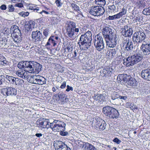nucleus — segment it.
I'll use <instances>...</instances> for the list:
<instances>
[{
	"label": "nucleus",
	"instance_id": "f257e3e1",
	"mask_svg": "<svg viewBox=\"0 0 150 150\" xmlns=\"http://www.w3.org/2000/svg\"><path fill=\"white\" fill-rule=\"evenodd\" d=\"M92 35L91 31H88L81 35L78 42L81 49L86 50L90 47L92 40Z\"/></svg>",
	"mask_w": 150,
	"mask_h": 150
},
{
	"label": "nucleus",
	"instance_id": "f03ea898",
	"mask_svg": "<svg viewBox=\"0 0 150 150\" xmlns=\"http://www.w3.org/2000/svg\"><path fill=\"white\" fill-rule=\"evenodd\" d=\"M76 23L72 21H67L66 24V33L68 36L72 39H75L79 32V29L76 28Z\"/></svg>",
	"mask_w": 150,
	"mask_h": 150
},
{
	"label": "nucleus",
	"instance_id": "7ed1b4c3",
	"mask_svg": "<svg viewBox=\"0 0 150 150\" xmlns=\"http://www.w3.org/2000/svg\"><path fill=\"white\" fill-rule=\"evenodd\" d=\"M142 58V56L141 54H135L124 59V64L127 67L133 66L140 62Z\"/></svg>",
	"mask_w": 150,
	"mask_h": 150
},
{
	"label": "nucleus",
	"instance_id": "20e7f679",
	"mask_svg": "<svg viewBox=\"0 0 150 150\" xmlns=\"http://www.w3.org/2000/svg\"><path fill=\"white\" fill-rule=\"evenodd\" d=\"M103 112L105 115L111 119H116L119 115L117 110L113 108L108 106L103 108Z\"/></svg>",
	"mask_w": 150,
	"mask_h": 150
},
{
	"label": "nucleus",
	"instance_id": "39448f33",
	"mask_svg": "<svg viewBox=\"0 0 150 150\" xmlns=\"http://www.w3.org/2000/svg\"><path fill=\"white\" fill-rule=\"evenodd\" d=\"M66 124L64 122L58 120H54L51 123L50 128L54 132H60L65 130Z\"/></svg>",
	"mask_w": 150,
	"mask_h": 150
},
{
	"label": "nucleus",
	"instance_id": "423d86ee",
	"mask_svg": "<svg viewBox=\"0 0 150 150\" xmlns=\"http://www.w3.org/2000/svg\"><path fill=\"white\" fill-rule=\"evenodd\" d=\"M18 27L15 25L11 28V36L14 41L16 43H20L22 39L20 31L18 28Z\"/></svg>",
	"mask_w": 150,
	"mask_h": 150
},
{
	"label": "nucleus",
	"instance_id": "0eeeda50",
	"mask_svg": "<svg viewBox=\"0 0 150 150\" xmlns=\"http://www.w3.org/2000/svg\"><path fill=\"white\" fill-rule=\"evenodd\" d=\"M146 35L142 31L135 32L132 36L133 40L137 44H139L143 41L144 42Z\"/></svg>",
	"mask_w": 150,
	"mask_h": 150
},
{
	"label": "nucleus",
	"instance_id": "6e6552de",
	"mask_svg": "<svg viewBox=\"0 0 150 150\" xmlns=\"http://www.w3.org/2000/svg\"><path fill=\"white\" fill-rule=\"evenodd\" d=\"M104 12L103 8L99 6H93L89 11V13L91 15L96 16L102 15Z\"/></svg>",
	"mask_w": 150,
	"mask_h": 150
},
{
	"label": "nucleus",
	"instance_id": "1a4fd4ad",
	"mask_svg": "<svg viewBox=\"0 0 150 150\" xmlns=\"http://www.w3.org/2000/svg\"><path fill=\"white\" fill-rule=\"evenodd\" d=\"M96 129L97 130H103L106 127V124L105 121L100 118L97 117L95 118Z\"/></svg>",
	"mask_w": 150,
	"mask_h": 150
},
{
	"label": "nucleus",
	"instance_id": "9d476101",
	"mask_svg": "<svg viewBox=\"0 0 150 150\" xmlns=\"http://www.w3.org/2000/svg\"><path fill=\"white\" fill-rule=\"evenodd\" d=\"M102 34L103 37L105 40L111 37L115 33L112 31V30L108 26L104 27L102 30Z\"/></svg>",
	"mask_w": 150,
	"mask_h": 150
},
{
	"label": "nucleus",
	"instance_id": "9b49d317",
	"mask_svg": "<svg viewBox=\"0 0 150 150\" xmlns=\"http://www.w3.org/2000/svg\"><path fill=\"white\" fill-rule=\"evenodd\" d=\"M1 93L4 96L16 95L17 91L15 88L9 87L2 89L1 90Z\"/></svg>",
	"mask_w": 150,
	"mask_h": 150
},
{
	"label": "nucleus",
	"instance_id": "f8f14e48",
	"mask_svg": "<svg viewBox=\"0 0 150 150\" xmlns=\"http://www.w3.org/2000/svg\"><path fill=\"white\" fill-rule=\"evenodd\" d=\"M117 39L115 35H113L111 37L105 40L106 44L110 47H114L116 46Z\"/></svg>",
	"mask_w": 150,
	"mask_h": 150
},
{
	"label": "nucleus",
	"instance_id": "ddd939ff",
	"mask_svg": "<svg viewBox=\"0 0 150 150\" xmlns=\"http://www.w3.org/2000/svg\"><path fill=\"white\" fill-rule=\"evenodd\" d=\"M32 38L34 42L36 44H38L42 39V33L39 31H33L32 32Z\"/></svg>",
	"mask_w": 150,
	"mask_h": 150
},
{
	"label": "nucleus",
	"instance_id": "4468645a",
	"mask_svg": "<svg viewBox=\"0 0 150 150\" xmlns=\"http://www.w3.org/2000/svg\"><path fill=\"white\" fill-rule=\"evenodd\" d=\"M124 44L123 47L125 48V50L129 51H131L133 49V45L131 40L128 38H124L123 41Z\"/></svg>",
	"mask_w": 150,
	"mask_h": 150
},
{
	"label": "nucleus",
	"instance_id": "2eb2a0df",
	"mask_svg": "<svg viewBox=\"0 0 150 150\" xmlns=\"http://www.w3.org/2000/svg\"><path fill=\"white\" fill-rule=\"evenodd\" d=\"M51 123L48 120L44 119L39 122H37V123L39 127L42 128H50Z\"/></svg>",
	"mask_w": 150,
	"mask_h": 150
},
{
	"label": "nucleus",
	"instance_id": "dca6fc26",
	"mask_svg": "<svg viewBox=\"0 0 150 150\" xmlns=\"http://www.w3.org/2000/svg\"><path fill=\"white\" fill-rule=\"evenodd\" d=\"M141 49L144 55L149 54H150V43L145 42L142 44Z\"/></svg>",
	"mask_w": 150,
	"mask_h": 150
},
{
	"label": "nucleus",
	"instance_id": "f3484780",
	"mask_svg": "<svg viewBox=\"0 0 150 150\" xmlns=\"http://www.w3.org/2000/svg\"><path fill=\"white\" fill-rule=\"evenodd\" d=\"M133 32V30L132 29L128 27L127 25L124 26L122 31V35L125 37L131 36Z\"/></svg>",
	"mask_w": 150,
	"mask_h": 150
},
{
	"label": "nucleus",
	"instance_id": "a211bd4d",
	"mask_svg": "<svg viewBox=\"0 0 150 150\" xmlns=\"http://www.w3.org/2000/svg\"><path fill=\"white\" fill-rule=\"evenodd\" d=\"M66 144L61 141H57L54 143V146L55 150H63Z\"/></svg>",
	"mask_w": 150,
	"mask_h": 150
},
{
	"label": "nucleus",
	"instance_id": "6ab92c4d",
	"mask_svg": "<svg viewBox=\"0 0 150 150\" xmlns=\"http://www.w3.org/2000/svg\"><path fill=\"white\" fill-rule=\"evenodd\" d=\"M34 62L33 61H25V71L30 73H31L32 72L31 71L32 70Z\"/></svg>",
	"mask_w": 150,
	"mask_h": 150
},
{
	"label": "nucleus",
	"instance_id": "aec40b11",
	"mask_svg": "<svg viewBox=\"0 0 150 150\" xmlns=\"http://www.w3.org/2000/svg\"><path fill=\"white\" fill-rule=\"evenodd\" d=\"M42 68V65L39 63L34 62L31 73L38 74L41 71Z\"/></svg>",
	"mask_w": 150,
	"mask_h": 150
},
{
	"label": "nucleus",
	"instance_id": "412c9836",
	"mask_svg": "<svg viewBox=\"0 0 150 150\" xmlns=\"http://www.w3.org/2000/svg\"><path fill=\"white\" fill-rule=\"evenodd\" d=\"M142 77L145 79L150 80V69H147L142 70L141 73Z\"/></svg>",
	"mask_w": 150,
	"mask_h": 150
},
{
	"label": "nucleus",
	"instance_id": "4be33fe9",
	"mask_svg": "<svg viewBox=\"0 0 150 150\" xmlns=\"http://www.w3.org/2000/svg\"><path fill=\"white\" fill-rule=\"evenodd\" d=\"M133 1L136 7L138 8H144L146 6V3L142 0H133Z\"/></svg>",
	"mask_w": 150,
	"mask_h": 150
},
{
	"label": "nucleus",
	"instance_id": "5701e85b",
	"mask_svg": "<svg viewBox=\"0 0 150 150\" xmlns=\"http://www.w3.org/2000/svg\"><path fill=\"white\" fill-rule=\"evenodd\" d=\"M105 96L104 94H97L93 96V98L98 102L103 103L105 100Z\"/></svg>",
	"mask_w": 150,
	"mask_h": 150
},
{
	"label": "nucleus",
	"instance_id": "b1692460",
	"mask_svg": "<svg viewBox=\"0 0 150 150\" xmlns=\"http://www.w3.org/2000/svg\"><path fill=\"white\" fill-rule=\"evenodd\" d=\"M112 100L116 99L117 98H120V99H123L125 100L127 99V97L126 96H121L117 92H112L110 96Z\"/></svg>",
	"mask_w": 150,
	"mask_h": 150
},
{
	"label": "nucleus",
	"instance_id": "393cba45",
	"mask_svg": "<svg viewBox=\"0 0 150 150\" xmlns=\"http://www.w3.org/2000/svg\"><path fill=\"white\" fill-rule=\"evenodd\" d=\"M26 71L25 70L23 71L22 70H19L16 71V74L18 76L23 79H28V75Z\"/></svg>",
	"mask_w": 150,
	"mask_h": 150
},
{
	"label": "nucleus",
	"instance_id": "a878e982",
	"mask_svg": "<svg viewBox=\"0 0 150 150\" xmlns=\"http://www.w3.org/2000/svg\"><path fill=\"white\" fill-rule=\"evenodd\" d=\"M94 41V45H97L98 44H101V43H104L103 39L101 35L99 33L95 36Z\"/></svg>",
	"mask_w": 150,
	"mask_h": 150
},
{
	"label": "nucleus",
	"instance_id": "bb28decb",
	"mask_svg": "<svg viewBox=\"0 0 150 150\" xmlns=\"http://www.w3.org/2000/svg\"><path fill=\"white\" fill-rule=\"evenodd\" d=\"M137 81L135 79L131 77L127 81V84L129 86H135L137 84Z\"/></svg>",
	"mask_w": 150,
	"mask_h": 150
},
{
	"label": "nucleus",
	"instance_id": "cd10ccee",
	"mask_svg": "<svg viewBox=\"0 0 150 150\" xmlns=\"http://www.w3.org/2000/svg\"><path fill=\"white\" fill-rule=\"evenodd\" d=\"M38 80L35 82L36 84L42 85L46 83V79L43 77L39 76H38Z\"/></svg>",
	"mask_w": 150,
	"mask_h": 150
},
{
	"label": "nucleus",
	"instance_id": "c85d7f7f",
	"mask_svg": "<svg viewBox=\"0 0 150 150\" xmlns=\"http://www.w3.org/2000/svg\"><path fill=\"white\" fill-rule=\"evenodd\" d=\"M57 43L56 41L54 40L52 38L50 37L48 39L47 42L45 46H54L56 45Z\"/></svg>",
	"mask_w": 150,
	"mask_h": 150
},
{
	"label": "nucleus",
	"instance_id": "c756f323",
	"mask_svg": "<svg viewBox=\"0 0 150 150\" xmlns=\"http://www.w3.org/2000/svg\"><path fill=\"white\" fill-rule=\"evenodd\" d=\"M111 69L109 68H106L101 70L100 72L102 73L104 76H108L111 73Z\"/></svg>",
	"mask_w": 150,
	"mask_h": 150
},
{
	"label": "nucleus",
	"instance_id": "7c9ffc66",
	"mask_svg": "<svg viewBox=\"0 0 150 150\" xmlns=\"http://www.w3.org/2000/svg\"><path fill=\"white\" fill-rule=\"evenodd\" d=\"M6 79L9 81V82L12 84H14L16 78L8 75H6L5 76Z\"/></svg>",
	"mask_w": 150,
	"mask_h": 150
},
{
	"label": "nucleus",
	"instance_id": "2f4dec72",
	"mask_svg": "<svg viewBox=\"0 0 150 150\" xmlns=\"http://www.w3.org/2000/svg\"><path fill=\"white\" fill-rule=\"evenodd\" d=\"M117 51L115 49H110L109 51L108 55L111 58H113L115 55Z\"/></svg>",
	"mask_w": 150,
	"mask_h": 150
},
{
	"label": "nucleus",
	"instance_id": "473e14b6",
	"mask_svg": "<svg viewBox=\"0 0 150 150\" xmlns=\"http://www.w3.org/2000/svg\"><path fill=\"white\" fill-rule=\"evenodd\" d=\"M96 50L98 51H100L103 50L104 47V43L94 45Z\"/></svg>",
	"mask_w": 150,
	"mask_h": 150
},
{
	"label": "nucleus",
	"instance_id": "72a5a7b5",
	"mask_svg": "<svg viewBox=\"0 0 150 150\" xmlns=\"http://www.w3.org/2000/svg\"><path fill=\"white\" fill-rule=\"evenodd\" d=\"M127 11V8H126L124 7L122 8V11L117 13L119 18L122 17L123 16L125 15L126 14Z\"/></svg>",
	"mask_w": 150,
	"mask_h": 150
},
{
	"label": "nucleus",
	"instance_id": "f704fd0d",
	"mask_svg": "<svg viewBox=\"0 0 150 150\" xmlns=\"http://www.w3.org/2000/svg\"><path fill=\"white\" fill-rule=\"evenodd\" d=\"M25 61H22L19 62L18 64V67L20 69H23L25 70Z\"/></svg>",
	"mask_w": 150,
	"mask_h": 150
},
{
	"label": "nucleus",
	"instance_id": "c9c22d12",
	"mask_svg": "<svg viewBox=\"0 0 150 150\" xmlns=\"http://www.w3.org/2000/svg\"><path fill=\"white\" fill-rule=\"evenodd\" d=\"M35 23L34 21H30L27 25V26H28V27H27L28 29L27 30H31L33 28H34L35 27Z\"/></svg>",
	"mask_w": 150,
	"mask_h": 150
},
{
	"label": "nucleus",
	"instance_id": "e433bc0d",
	"mask_svg": "<svg viewBox=\"0 0 150 150\" xmlns=\"http://www.w3.org/2000/svg\"><path fill=\"white\" fill-rule=\"evenodd\" d=\"M72 54V58L73 59H78L79 56V52L78 50H75L74 51Z\"/></svg>",
	"mask_w": 150,
	"mask_h": 150
},
{
	"label": "nucleus",
	"instance_id": "4c0bfd02",
	"mask_svg": "<svg viewBox=\"0 0 150 150\" xmlns=\"http://www.w3.org/2000/svg\"><path fill=\"white\" fill-rule=\"evenodd\" d=\"M95 3L97 4L101 5V6H104L106 4L105 0H95Z\"/></svg>",
	"mask_w": 150,
	"mask_h": 150
},
{
	"label": "nucleus",
	"instance_id": "58836bf2",
	"mask_svg": "<svg viewBox=\"0 0 150 150\" xmlns=\"http://www.w3.org/2000/svg\"><path fill=\"white\" fill-rule=\"evenodd\" d=\"M23 83V80L16 78L14 84L17 85H21Z\"/></svg>",
	"mask_w": 150,
	"mask_h": 150
},
{
	"label": "nucleus",
	"instance_id": "ea45409f",
	"mask_svg": "<svg viewBox=\"0 0 150 150\" xmlns=\"http://www.w3.org/2000/svg\"><path fill=\"white\" fill-rule=\"evenodd\" d=\"M58 97L59 99L61 101H63L64 100V99H65L66 95L63 93H59Z\"/></svg>",
	"mask_w": 150,
	"mask_h": 150
},
{
	"label": "nucleus",
	"instance_id": "a19ab883",
	"mask_svg": "<svg viewBox=\"0 0 150 150\" xmlns=\"http://www.w3.org/2000/svg\"><path fill=\"white\" fill-rule=\"evenodd\" d=\"M142 13L144 15H150V6L147 8L144 9Z\"/></svg>",
	"mask_w": 150,
	"mask_h": 150
},
{
	"label": "nucleus",
	"instance_id": "79ce46f5",
	"mask_svg": "<svg viewBox=\"0 0 150 150\" xmlns=\"http://www.w3.org/2000/svg\"><path fill=\"white\" fill-rule=\"evenodd\" d=\"M119 18L117 14L112 16H110L108 17V19L110 20H115Z\"/></svg>",
	"mask_w": 150,
	"mask_h": 150
},
{
	"label": "nucleus",
	"instance_id": "37998d69",
	"mask_svg": "<svg viewBox=\"0 0 150 150\" xmlns=\"http://www.w3.org/2000/svg\"><path fill=\"white\" fill-rule=\"evenodd\" d=\"M71 7L72 9L76 11H79V8L76 4L74 3H72L71 4Z\"/></svg>",
	"mask_w": 150,
	"mask_h": 150
},
{
	"label": "nucleus",
	"instance_id": "c03bdc74",
	"mask_svg": "<svg viewBox=\"0 0 150 150\" xmlns=\"http://www.w3.org/2000/svg\"><path fill=\"white\" fill-rule=\"evenodd\" d=\"M119 4H115V5H109L108 6V8L109 10H110L111 11H114L116 9V6H117V5H119Z\"/></svg>",
	"mask_w": 150,
	"mask_h": 150
},
{
	"label": "nucleus",
	"instance_id": "a18cd8bd",
	"mask_svg": "<svg viewBox=\"0 0 150 150\" xmlns=\"http://www.w3.org/2000/svg\"><path fill=\"white\" fill-rule=\"evenodd\" d=\"M39 76V75H34L31 76V80L33 81V83L36 84V82H35L37 81L38 79V76Z\"/></svg>",
	"mask_w": 150,
	"mask_h": 150
},
{
	"label": "nucleus",
	"instance_id": "49530a36",
	"mask_svg": "<svg viewBox=\"0 0 150 150\" xmlns=\"http://www.w3.org/2000/svg\"><path fill=\"white\" fill-rule=\"evenodd\" d=\"M19 14L22 17H25L28 16L29 13L28 12H25L24 11H22L20 12L19 13Z\"/></svg>",
	"mask_w": 150,
	"mask_h": 150
},
{
	"label": "nucleus",
	"instance_id": "de8ad7c7",
	"mask_svg": "<svg viewBox=\"0 0 150 150\" xmlns=\"http://www.w3.org/2000/svg\"><path fill=\"white\" fill-rule=\"evenodd\" d=\"M122 99H120V98H117L116 99L113 100L114 101V102L115 103V105H119L121 104V102L122 101Z\"/></svg>",
	"mask_w": 150,
	"mask_h": 150
},
{
	"label": "nucleus",
	"instance_id": "09e8293b",
	"mask_svg": "<svg viewBox=\"0 0 150 150\" xmlns=\"http://www.w3.org/2000/svg\"><path fill=\"white\" fill-rule=\"evenodd\" d=\"M8 11L10 12H13L14 11L15 8L13 5H9L8 7Z\"/></svg>",
	"mask_w": 150,
	"mask_h": 150
},
{
	"label": "nucleus",
	"instance_id": "8fccbe9b",
	"mask_svg": "<svg viewBox=\"0 0 150 150\" xmlns=\"http://www.w3.org/2000/svg\"><path fill=\"white\" fill-rule=\"evenodd\" d=\"M65 130H63L60 132V134L62 136H66L68 134V132L65 131Z\"/></svg>",
	"mask_w": 150,
	"mask_h": 150
},
{
	"label": "nucleus",
	"instance_id": "3c124183",
	"mask_svg": "<svg viewBox=\"0 0 150 150\" xmlns=\"http://www.w3.org/2000/svg\"><path fill=\"white\" fill-rule=\"evenodd\" d=\"M21 3H18L17 4H16L15 6L16 7H18L20 8H21L23 7V4L22 3V2H23V0H21Z\"/></svg>",
	"mask_w": 150,
	"mask_h": 150
},
{
	"label": "nucleus",
	"instance_id": "603ef678",
	"mask_svg": "<svg viewBox=\"0 0 150 150\" xmlns=\"http://www.w3.org/2000/svg\"><path fill=\"white\" fill-rule=\"evenodd\" d=\"M61 0H56L55 3L57 6L58 7H60L62 5V4L61 2Z\"/></svg>",
	"mask_w": 150,
	"mask_h": 150
},
{
	"label": "nucleus",
	"instance_id": "864d4df0",
	"mask_svg": "<svg viewBox=\"0 0 150 150\" xmlns=\"http://www.w3.org/2000/svg\"><path fill=\"white\" fill-rule=\"evenodd\" d=\"M113 141L114 142L118 144H120L121 142V141L120 140H119L117 138H114L113 139Z\"/></svg>",
	"mask_w": 150,
	"mask_h": 150
},
{
	"label": "nucleus",
	"instance_id": "5fc2aeb1",
	"mask_svg": "<svg viewBox=\"0 0 150 150\" xmlns=\"http://www.w3.org/2000/svg\"><path fill=\"white\" fill-rule=\"evenodd\" d=\"M123 79V74L119 75L117 77V79L119 81H121Z\"/></svg>",
	"mask_w": 150,
	"mask_h": 150
},
{
	"label": "nucleus",
	"instance_id": "6e6d98bb",
	"mask_svg": "<svg viewBox=\"0 0 150 150\" xmlns=\"http://www.w3.org/2000/svg\"><path fill=\"white\" fill-rule=\"evenodd\" d=\"M140 17L138 15H137V16H134L133 18V21H140Z\"/></svg>",
	"mask_w": 150,
	"mask_h": 150
},
{
	"label": "nucleus",
	"instance_id": "4d7b16f0",
	"mask_svg": "<svg viewBox=\"0 0 150 150\" xmlns=\"http://www.w3.org/2000/svg\"><path fill=\"white\" fill-rule=\"evenodd\" d=\"M67 89H66V91L67 92L69 91H70L71 90V91H73V88L72 87H71L69 86V85H67Z\"/></svg>",
	"mask_w": 150,
	"mask_h": 150
},
{
	"label": "nucleus",
	"instance_id": "13d9d810",
	"mask_svg": "<svg viewBox=\"0 0 150 150\" xmlns=\"http://www.w3.org/2000/svg\"><path fill=\"white\" fill-rule=\"evenodd\" d=\"M59 67H58L59 69H58V71L60 72H63L64 71V68L60 66H59Z\"/></svg>",
	"mask_w": 150,
	"mask_h": 150
},
{
	"label": "nucleus",
	"instance_id": "bf43d9fd",
	"mask_svg": "<svg viewBox=\"0 0 150 150\" xmlns=\"http://www.w3.org/2000/svg\"><path fill=\"white\" fill-rule=\"evenodd\" d=\"M51 37L54 40L56 41V43H57L59 38L58 37L56 36H52Z\"/></svg>",
	"mask_w": 150,
	"mask_h": 150
},
{
	"label": "nucleus",
	"instance_id": "052dcab7",
	"mask_svg": "<svg viewBox=\"0 0 150 150\" xmlns=\"http://www.w3.org/2000/svg\"><path fill=\"white\" fill-rule=\"evenodd\" d=\"M0 8L2 10H5L6 9L7 7L5 4H3L1 6Z\"/></svg>",
	"mask_w": 150,
	"mask_h": 150
},
{
	"label": "nucleus",
	"instance_id": "680f3d73",
	"mask_svg": "<svg viewBox=\"0 0 150 150\" xmlns=\"http://www.w3.org/2000/svg\"><path fill=\"white\" fill-rule=\"evenodd\" d=\"M66 86V82L64 81L60 86V88L62 89L64 88Z\"/></svg>",
	"mask_w": 150,
	"mask_h": 150
},
{
	"label": "nucleus",
	"instance_id": "e2e57ef3",
	"mask_svg": "<svg viewBox=\"0 0 150 150\" xmlns=\"http://www.w3.org/2000/svg\"><path fill=\"white\" fill-rule=\"evenodd\" d=\"M4 76H0V85H1L2 83V81L4 80Z\"/></svg>",
	"mask_w": 150,
	"mask_h": 150
},
{
	"label": "nucleus",
	"instance_id": "0e129e2a",
	"mask_svg": "<svg viewBox=\"0 0 150 150\" xmlns=\"http://www.w3.org/2000/svg\"><path fill=\"white\" fill-rule=\"evenodd\" d=\"M89 150H97L91 144Z\"/></svg>",
	"mask_w": 150,
	"mask_h": 150
},
{
	"label": "nucleus",
	"instance_id": "69168bd1",
	"mask_svg": "<svg viewBox=\"0 0 150 150\" xmlns=\"http://www.w3.org/2000/svg\"><path fill=\"white\" fill-rule=\"evenodd\" d=\"M43 34L45 36L47 37L48 35V33L47 30H44L43 32Z\"/></svg>",
	"mask_w": 150,
	"mask_h": 150
},
{
	"label": "nucleus",
	"instance_id": "338daca9",
	"mask_svg": "<svg viewBox=\"0 0 150 150\" xmlns=\"http://www.w3.org/2000/svg\"><path fill=\"white\" fill-rule=\"evenodd\" d=\"M35 136L38 138H40L42 136V134L40 133H36Z\"/></svg>",
	"mask_w": 150,
	"mask_h": 150
},
{
	"label": "nucleus",
	"instance_id": "774afa93",
	"mask_svg": "<svg viewBox=\"0 0 150 150\" xmlns=\"http://www.w3.org/2000/svg\"><path fill=\"white\" fill-rule=\"evenodd\" d=\"M63 150H71V149L67 146L66 145V146L64 147V149Z\"/></svg>",
	"mask_w": 150,
	"mask_h": 150
}]
</instances>
